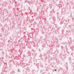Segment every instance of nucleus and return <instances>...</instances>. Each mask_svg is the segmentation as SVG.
<instances>
[{
    "instance_id": "1",
    "label": "nucleus",
    "mask_w": 74,
    "mask_h": 74,
    "mask_svg": "<svg viewBox=\"0 0 74 74\" xmlns=\"http://www.w3.org/2000/svg\"><path fill=\"white\" fill-rule=\"evenodd\" d=\"M55 71H56V69H55Z\"/></svg>"
}]
</instances>
